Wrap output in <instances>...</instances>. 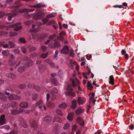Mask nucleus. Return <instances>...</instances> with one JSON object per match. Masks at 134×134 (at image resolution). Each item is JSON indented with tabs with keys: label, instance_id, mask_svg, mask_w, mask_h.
I'll list each match as a JSON object with an SVG mask.
<instances>
[{
	"label": "nucleus",
	"instance_id": "obj_1",
	"mask_svg": "<svg viewBox=\"0 0 134 134\" xmlns=\"http://www.w3.org/2000/svg\"><path fill=\"white\" fill-rule=\"evenodd\" d=\"M21 24L20 23H18L14 24L12 25L10 23H7L4 25H0V29H2L5 28V27L7 28H13L15 27L14 29L15 31H18L21 30L22 29L21 26H19Z\"/></svg>",
	"mask_w": 134,
	"mask_h": 134
},
{
	"label": "nucleus",
	"instance_id": "obj_2",
	"mask_svg": "<svg viewBox=\"0 0 134 134\" xmlns=\"http://www.w3.org/2000/svg\"><path fill=\"white\" fill-rule=\"evenodd\" d=\"M5 42L4 41L0 42V47L2 46L3 47L5 48H14L15 46V44L12 41H9L7 44H5Z\"/></svg>",
	"mask_w": 134,
	"mask_h": 134
},
{
	"label": "nucleus",
	"instance_id": "obj_3",
	"mask_svg": "<svg viewBox=\"0 0 134 134\" xmlns=\"http://www.w3.org/2000/svg\"><path fill=\"white\" fill-rule=\"evenodd\" d=\"M33 64L32 61H30L29 63H25L23 66L19 67L18 69V71L20 72H24L26 68L27 67L31 66Z\"/></svg>",
	"mask_w": 134,
	"mask_h": 134
},
{
	"label": "nucleus",
	"instance_id": "obj_4",
	"mask_svg": "<svg viewBox=\"0 0 134 134\" xmlns=\"http://www.w3.org/2000/svg\"><path fill=\"white\" fill-rule=\"evenodd\" d=\"M31 129L32 131L34 133L35 132L37 134H43V133L40 132L39 131L37 130L38 125L37 122L34 120H33L32 122H31Z\"/></svg>",
	"mask_w": 134,
	"mask_h": 134
},
{
	"label": "nucleus",
	"instance_id": "obj_5",
	"mask_svg": "<svg viewBox=\"0 0 134 134\" xmlns=\"http://www.w3.org/2000/svg\"><path fill=\"white\" fill-rule=\"evenodd\" d=\"M5 94L9 96H8V98L10 100H19L21 99V97L17 95L11 94H10V93L6 92H5Z\"/></svg>",
	"mask_w": 134,
	"mask_h": 134
},
{
	"label": "nucleus",
	"instance_id": "obj_6",
	"mask_svg": "<svg viewBox=\"0 0 134 134\" xmlns=\"http://www.w3.org/2000/svg\"><path fill=\"white\" fill-rule=\"evenodd\" d=\"M20 12L19 10L18 9H16L13 10L12 11V13H10L7 14L8 17V20L9 21H10L12 19L14 16H16L18 13Z\"/></svg>",
	"mask_w": 134,
	"mask_h": 134
},
{
	"label": "nucleus",
	"instance_id": "obj_7",
	"mask_svg": "<svg viewBox=\"0 0 134 134\" xmlns=\"http://www.w3.org/2000/svg\"><path fill=\"white\" fill-rule=\"evenodd\" d=\"M67 90V91L65 93L66 95L69 96L73 97L75 96V93L72 91L73 89L71 85H68Z\"/></svg>",
	"mask_w": 134,
	"mask_h": 134
},
{
	"label": "nucleus",
	"instance_id": "obj_8",
	"mask_svg": "<svg viewBox=\"0 0 134 134\" xmlns=\"http://www.w3.org/2000/svg\"><path fill=\"white\" fill-rule=\"evenodd\" d=\"M44 13L42 12H38L34 15V18L35 20H39L42 19L44 16Z\"/></svg>",
	"mask_w": 134,
	"mask_h": 134
},
{
	"label": "nucleus",
	"instance_id": "obj_9",
	"mask_svg": "<svg viewBox=\"0 0 134 134\" xmlns=\"http://www.w3.org/2000/svg\"><path fill=\"white\" fill-rule=\"evenodd\" d=\"M60 46V44L57 40H55L53 42L49 43V47L52 48L59 47Z\"/></svg>",
	"mask_w": 134,
	"mask_h": 134
},
{
	"label": "nucleus",
	"instance_id": "obj_10",
	"mask_svg": "<svg viewBox=\"0 0 134 134\" xmlns=\"http://www.w3.org/2000/svg\"><path fill=\"white\" fill-rule=\"evenodd\" d=\"M23 109L20 107H18L16 108L11 110V114L12 115L17 114L21 113Z\"/></svg>",
	"mask_w": 134,
	"mask_h": 134
},
{
	"label": "nucleus",
	"instance_id": "obj_11",
	"mask_svg": "<svg viewBox=\"0 0 134 134\" xmlns=\"http://www.w3.org/2000/svg\"><path fill=\"white\" fill-rule=\"evenodd\" d=\"M70 67L71 69H73L74 66H75L76 70L77 71H78L79 67L76 62L71 60L70 62Z\"/></svg>",
	"mask_w": 134,
	"mask_h": 134
},
{
	"label": "nucleus",
	"instance_id": "obj_12",
	"mask_svg": "<svg viewBox=\"0 0 134 134\" xmlns=\"http://www.w3.org/2000/svg\"><path fill=\"white\" fill-rule=\"evenodd\" d=\"M42 102L41 100H40L36 103V106H39V108L40 109H43L44 110L46 109V108L45 105H41L42 104Z\"/></svg>",
	"mask_w": 134,
	"mask_h": 134
},
{
	"label": "nucleus",
	"instance_id": "obj_13",
	"mask_svg": "<svg viewBox=\"0 0 134 134\" xmlns=\"http://www.w3.org/2000/svg\"><path fill=\"white\" fill-rule=\"evenodd\" d=\"M19 121L20 122L19 125V126L24 128H25L27 127V124L23 118H20L19 120Z\"/></svg>",
	"mask_w": 134,
	"mask_h": 134
},
{
	"label": "nucleus",
	"instance_id": "obj_14",
	"mask_svg": "<svg viewBox=\"0 0 134 134\" xmlns=\"http://www.w3.org/2000/svg\"><path fill=\"white\" fill-rule=\"evenodd\" d=\"M77 122L81 126H83L85 124L84 121L82 120V118L80 116H79L76 119Z\"/></svg>",
	"mask_w": 134,
	"mask_h": 134
},
{
	"label": "nucleus",
	"instance_id": "obj_15",
	"mask_svg": "<svg viewBox=\"0 0 134 134\" xmlns=\"http://www.w3.org/2000/svg\"><path fill=\"white\" fill-rule=\"evenodd\" d=\"M86 101V99L83 97H79L77 102L79 105H82Z\"/></svg>",
	"mask_w": 134,
	"mask_h": 134
},
{
	"label": "nucleus",
	"instance_id": "obj_16",
	"mask_svg": "<svg viewBox=\"0 0 134 134\" xmlns=\"http://www.w3.org/2000/svg\"><path fill=\"white\" fill-rule=\"evenodd\" d=\"M52 117L51 115H47L44 118V120L47 124L49 123L52 119Z\"/></svg>",
	"mask_w": 134,
	"mask_h": 134
},
{
	"label": "nucleus",
	"instance_id": "obj_17",
	"mask_svg": "<svg viewBox=\"0 0 134 134\" xmlns=\"http://www.w3.org/2000/svg\"><path fill=\"white\" fill-rule=\"evenodd\" d=\"M71 80L72 85L74 87L76 86L77 85H78L80 83L79 81L76 78H75L74 79H71Z\"/></svg>",
	"mask_w": 134,
	"mask_h": 134
},
{
	"label": "nucleus",
	"instance_id": "obj_18",
	"mask_svg": "<svg viewBox=\"0 0 134 134\" xmlns=\"http://www.w3.org/2000/svg\"><path fill=\"white\" fill-rule=\"evenodd\" d=\"M6 119H5V116L4 115H2L0 118V124L2 125L6 123Z\"/></svg>",
	"mask_w": 134,
	"mask_h": 134
},
{
	"label": "nucleus",
	"instance_id": "obj_19",
	"mask_svg": "<svg viewBox=\"0 0 134 134\" xmlns=\"http://www.w3.org/2000/svg\"><path fill=\"white\" fill-rule=\"evenodd\" d=\"M55 76H51L50 78V80L52 83L54 85H57L58 83L57 80L55 79Z\"/></svg>",
	"mask_w": 134,
	"mask_h": 134
},
{
	"label": "nucleus",
	"instance_id": "obj_20",
	"mask_svg": "<svg viewBox=\"0 0 134 134\" xmlns=\"http://www.w3.org/2000/svg\"><path fill=\"white\" fill-rule=\"evenodd\" d=\"M62 53L68 54L69 53V49L68 47L67 46H65L61 51Z\"/></svg>",
	"mask_w": 134,
	"mask_h": 134
},
{
	"label": "nucleus",
	"instance_id": "obj_21",
	"mask_svg": "<svg viewBox=\"0 0 134 134\" xmlns=\"http://www.w3.org/2000/svg\"><path fill=\"white\" fill-rule=\"evenodd\" d=\"M46 6V5L42 3H39L35 5H31L30 7L31 8H41L42 7H44Z\"/></svg>",
	"mask_w": 134,
	"mask_h": 134
},
{
	"label": "nucleus",
	"instance_id": "obj_22",
	"mask_svg": "<svg viewBox=\"0 0 134 134\" xmlns=\"http://www.w3.org/2000/svg\"><path fill=\"white\" fill-rule=\"evenodd\" d=\"M59 35L58 36V38L60 40L62 41L64 39V37L63 36H65V33L63 31H62L60 32L59 34Z\"/></svg>",
	"mask_w": 134,
	"mask_h": 134
},
{
	"label": "nucleus",
	"instance_id": "obj_23",
	"mask_svg": "<svg viewBox=\"0 0 134 134\" xmlns=\"http://www.w3.org/2000/svg\"><path fill=\"white\" fill-rule=\"evenodd\" d=\"M35 11L34 9H24L20 11V12L21 13H28L29 12H32Z\"/></svg>",
	"mask_w": 134,
	"mask_h": 134
},
{
	"label": "nucleus",
	"instance_id": "obj_24",
	"mask_svg": "<svg viewBox=\"0 0 134 134\" xmlns=\"http://www.w3.org/2000/svg\"><path fill=\"white\" fill-rule=\"evenodd\" d=\"M46 37V35L45 34L42 35L37 38V41L40 42H42L44 38Z\"/></svg>",
	"mask_w": 134,
	"mask_h": 134
},
{
	"label": "nucleus",
	"instance_id": "obj_25",
	"mask_svg": "<svg viewBox=\"0 0 134 134\" xmlns=\"http://www.w3.org/2000/svg\"><path fill=\"white\" fill-rule=\"evenodd\" d=\"M84 109L83 108L80 107L78 108L77 110H76V113L77 115H80L84 111Z\"/></svg>",
	"mask_w": 134,
	"mask_h": 134
},
{
	"label": "nucleus",
	"instance_id": "obj_26",
	"mask_svg": "<svg viewBox=\"0 0 134 134\" xmlns=\"http://www.w3.org/2000/svg\"><path fill=\"white\" fill-rule=\"evenodd\" d=\"M35 26L36 25L35 24H33L32 25V29L30 30L31 32H35L40 30V28L39 27H38L35 29H34Z\"/></svg>",
	"mask_w": 134,
	"mask_h": 134
},
{
	"label": "nucleus",
	"instance_id": "obj_27",
	"mask_svg": "<svg viewBox=\"0 0 134 134\" xmlns=\"http://www.w3.org/2000/svg\"><path fill=\"white\" fill-rule=\"evenodd\" d=\"M7 99V97L4 94L0 92V99L3 101H5Z\"/></svg>",
	"mask_w": 134,
	"mask_h": 134
},
{
	"label": "nucleus",
	"instance_id": "obj_28",
	"mask_svg": "<svg viewBox=\"0 0 134 134\" xmlns=\"http://www.w3.org/2000/svg\"><path fill=\"white\" fill-rule=\"evenodd\" d=\"M19 106L21 108H26L28 106V104L26 102H23L19 104Z\"/></svg>",
	"mask_w": 134,
	"mask_h": 134
},
{
	"label": "nucleus",
	"instance_id": "obj_29",
	"mask_svg": "<svg viewBox=\"0 0 134 134\" xmlns=\"http://www.w3.org/2000/svg\"><path fill=\"white\" fill-rule=\"evenodd\" d=\"M109 81L110 84L112 85L114 84V79L113 76H110L109 78Z\"/></svg>",
	"mask_w": 134,
	"mask_h": 134
},
{
	"label": "nucleus",
	"instance_id": "obj_30",
	"mask_svg": "<svg viewBox=\"0 0 134 134\" xmlns=\"http://www.w3.org/2000/svg\"><path fill=\"white\" fill-rule=\"evenodd\" d=\"M94 93H93L91 95V96L90 97V101H91L93 103V104L94 105L95 104V102L96 101V100H94Z\"/></svg>",
	"mask_w": 134,
	"mask_h": 134
},
{
	"label": "nucleus",
	"instance_id": "obj_31",
	"mask_svg": "<svg viewBox=\"0 0 134 134\" xmlns=\"http://www.w3.org/2000/svg\"><path fill=\"white\" fill-rule=\"evenodd\" d=\"M62 121V120L59 117L57 116H54L53 119V122H61Z\"/></svg>",
	"mask_w": 134,
	"mask_h": 134
},
{
	"label": "nucleus",
	"instance_id": "obj_32",
	"mask_svg": "<svg viewBox=\"0 0 134 134\" xmlns=\"http://www.w3.org/2000/svg\"><path fill=\"white\" fill-rule=\"evenodd\" d=\"M77 100H74L72 101L71 107L72 109H75L76 107Z\"/></svg>",
	"mask_w": 134,
	"mask_h": 134
},
{
	"label": "nucleus",
	"instance_id": "obj_33",
	"mask_svg": "<svg viewBox=\"0 0 134 134\" xmlns=\"http://www.w3.org/2000/svg\"><path fill=\"white\" fill-rule=\"evenodd\" d=\"M9 104L10 107L14 108L16 107L18 104L17 102L14 101L11 102Z\"/></svg>",
	"mask_w": 134,
	"mask_h": 134
},
{
	"label": "nucleus",
	"instance_id": "obj_34",
	"mask_svg": "<svg viewBox=\"0 0 134 134\" xmlns=\"http://www.w3.org/2000/svg\"><path fill=\"white\" fill-rule=\"evenodd\" d=\"M17 60H9L8 61L9 64L11 65H13L15 64L17 62Z\"/></svg>",
	"mask_w": 134,
	"mask_h": 134
},
{
	"label": "nucleus",
	"instance_id": "obj_35",
	"mask_svg": "<svg viewBox=\"0 0 134 134\" xmlns=\"http://www.w3.org/2000/svg\"><path fill=\"white\" fill-rule=\"evenodd\" d=\"M59 132L57 127V126H55L53 129V133L54 134H57Z\"/></svg>",
	"mask_w": 134,
	"mask_h": 134
},
{
	"label": "nucleus",
	"instance_id": "obj_36",
	"mask_svg": "<svg viewBox=\"0 0 134 134\" xmlns=\"http://www.w3.org/2000/svg\"><path fill=\"white\" fill-rule=\"evenodd\" d=\"M17 35L18 34L17 33L13 32H10L9 33V36L11 37L15 36Z\"/></svg>",
	"mask_w": 134,
	"mask_h": 134
},
{
	"label": "nucleus",
	"instance_id": "obj_37",
	"mask_svg": "<svg viewBox=\"0 0 134 134\" xmlns=\"http://www.w3.org/2000/svg\"><path fill=\"white\" fill-rule=\"evenodd\" d=\"M74 114V113H71L69 114L67 117L68 119L69 120H72Z\"/></svg>",
	"mask_w": 134,
	"mask_h": 134
},
{
	"label": "nucleus",
	"instance_id": "obj_38",
	"mask_svg": "<svg viewBox=\"0 0 134 134\" xmlns=\"http://www.w3.org/2000/svg\"><path fill=\"white\" fill-rule=\"evenodd\" d=\"M67 105L65 103H63L61 104H60L59 105V107L62 108L64 109L67 106Z\"/></svg>",
	"mask_w": 134,
	"mask_h": 134
},
{
	"label": "nucleus",
	"instance_id": "obj_39",
	"mask_svg": "<svg viewBox=\"0 0 134 134\" xmlns=\"http://www.w3.org/2000/svg\"><path fill=\"white\" fill-rule=\"evenodd\" d=\"M2 54L5 56H7L9 54V51L5 50L3 51L2 52Z\"/></svg>",
	"mask_w": 134,
	"mask_h": 134
},
{
	"label": "nucleus",
	"instance_id": "obj_40",
	"mask_svg": "<svg viewBox=\"0 0 134 134\" xmlns=\"http://www.w3.org/2000/svg\"><path fill=\"white\" fill-rule=\"evenodd\" d=\"M27 48H29V51L30 52H32L35 51L36 48L35 47H31L30 46H29L27 47Z\"/></svg>",
	"mask_w": 134,
	"mask_h": 134
},
{
	"label": "nucleus",
	"instance_id": "obj_41",
	"mask_svg": "<svg viewBox=\"0 0 134 134\" xmlns=\"http://www.w3.org/2000/svg\"><path fill=\"white\" fill-rule=\"evenodd\" d=\"M47 106L49 108H52L54 106V104L51 102L48 103L47 104Z\"/></svg>",
	"mask_w": 134,
	"mask_h": 134
},
{
	"label": "nucleus",
	"instance_id": "obj_42",
	"mask_svg": "<svg viewBox=\"0 0 134 134\" xmlns=\"http://www.w3.org/2000/svg\"><path fill=\"white\" fill-rule=\"evenodd\" d=\"M26 85L24 84H20L19 86V88L21 89H24L25 88Z\"/></svg>",
	"mask_w": 134,
	"mask_h": 134
},
{
	"label": "nucleus",
	"instance_id": "obj_43",
	"mask_svg": "<svg viewBox=\"0 0 134 134\" xmlns=\"http://www.w3.org/2000/svg\"><path fill=\"white\" fill-rule=\"evenodd\" d=\"M38 97V95L36 93H33L32 95V99L33 100H36Z\"/></svg>",
	"mask_w": 134,
	"mask_h": 134
},
{
	"label": "nucleus",
	"instance_id": "obj_44",
	"mask_svg": "<svg viewBox=\"0 0 134 134\" xmlns=\"http://www.w3.org/2000/svg\"><path fill=\"white\" fill-rule=\"evenodd\" d=\"M19 41L20 42L24 43H25L26 42L25 38L23 37L20 38L19 40Z\"/></svg>",
	"mask_w": 134,
	"mask_h": 134
},
{
	"label": "nucleus",
	"instance_id": "obj_45",
	"mask_svg": "<svg viewBox=\"0 0 134 134\" xmlns=\"http://www.w3.org/2000/svg\"><path fill=\"white\" fill-rule=\"evenodd\" d=\"M23 60L27 61L26 63H29L30 61H32L31 60H30V58L26 56H25L24 57Z\"/></svg>",
	"mask_w": 134,
	"mask_h": 134
},
{
	"label": "nucleus",
	"instance_id": "obj_46",
	"mask_svg": "<svg viewBox=\"0 0 134 134\" xmlns=\"http://www.w3.org/2000/svg\"><path fill=\"white\" fill-rule=\"evenodd\" d=\"M18 131L17 130H14L10 132L9 133H6V134H17Z\"/></svg>",
	"mask_w": 134,
	"mask_h": 134
},
{
	"label": "nucleus",
	"instance_id": "obj_47",
	"mask_svg": "<svg viewBox=\"0 0 134 134\" xmlns=\"http://www.w3.org/2000/svg\"><path fill=\"white\" fill-rule=\"evenodd\" d=\"M56 36V35L55 34H54L50 36L48 39L50 41H51L54 39Z\"/></svg>",
	"mask_w": 134,
	"mask_h": 134
},
{
	"label": "nucleus",
	"instance_id": "obj_48",
	"mask_svg": "<svg viewBox=\"0 0 134 134\" xmlns=\"http://www.w3.org/2000/svg\"><path fill=\"white\" fill-rule=\"evenodd\" d=\"M8 32L4 31H0V36H3L7 35Z\"/></svg>",
	"mask_w": 134,
	"mask_h": 134
},
{
	"label": "nucleus",
	"instance_id": "obj_49",
	"mask_svg": "<svg viewBox=\"0 0 134 134\" xmlns=\"http://www.w3.org/2000/svg\"><path fill=\"white\" fill-rule=\"evenodd\" d=\"M56 113L59 115L62 116L63 115L61 110L59 109H58L56 110Z\"/></svg>",
	"mask_w": 134,
	"mask_h": 134
},
{
	"label": "nucleus",
	"instance_id": "obj_50",
	"mask_svg": "<svg viewBox=\"0 0 134 134\" xmlns=\"http://www.w3.org/2000/svg\"><path fill=\"white\" fill-rule=\"evenodd\" d=\"M10 107L9 103L3 105V107L4 109H8Z\"/></svg>",
	"mask_w": 134,
	"mask_h": 134
},
{
	"label": "nucleus",
	"instance_id": "obj_51",
	"mask_svg": "<svg viewBox=\"0 0 134 134\" xmlns=\"http://www.w3.org/2000/svg\"><path fill=\"white\" fill-rule=\"evenodd\" d=\"M55 16V15H54V14H49L46 16V18H47L48 19L49 18L54 17Z\"/></svg>",
	"mask_w": 134,
	"mask_h": 134
},
{
	"label": "nucleus",
	"instance_id": "obj_52",
	"mask_svg": "<svg viewBox=\"0 0 134 134\" xmlns=\"http://www.w3.org/2000/svg\"><path fill=\"white\" fill-rule=\"evenodd\" d=\"M70 125L69 124L67 123L65 124L63 127V128L64 129H68Z\"/></svg>",
	"mask_w": 134,
	"mask_h": 134
},
{
	"label": "nucleus",
	"instance_id": "obj_53",
	"mask_svg": "<svg viewBox=\"0 0 134 134\" xmlns=\"http://www.w3.org/2000/svg\"><path fill=\"white\" fill-rule=\"evenodd\" d=\"M28 87L30 88L33 89L35 87V85L31 83H29L28 85Z\"/></svg>",
	"mask_w": 134,
	"mask_h": 134
},
{
	"label": "nucleus",
	"instance_id": "obj_54",
	"mask_svg": "<svg viewBox=\"0 0 134 134\" xmlns=\"http://www.w3.org/2000/svg\"><path fill=\"white\" fill-rule=\"evenodd\" d=\"M33 22L31 21H28L25 22L24 24L26 25H30Z\"/></svg>",
	"mask_w": 134,
	"mask_h": 134
},
{
	"label": "nucleus",
	"instance_id": "obj_55",
	"mask_svg": "<svg viewBox=\"0 0 134 134\" xmlns=\"http://www.w3.org/2000/svg\"><path fill=\"white\" fill-rule=\"evenodd\" d=\"M87 87L90 90H91L92 88V85L89 82H88L87 83Z\"/></svg>",
	"mask_w": 134,
	"mask_h": 134
},
{
	"label": "nucleus",
	"instance_id": "obj_56",
	"mask_svg": "<svg viewBox=\"0 0 134 134\" xmlns=\"http://www.w3.org/2000/svg\"><path fill=\"white\" fill-rule=\"evenodd\" d=\"M42 21L43 24H46L48 21V19L46 18H43L42 20Z\"/></svg>",
	"mask_w": 134,
	"mask_h": 134
},
{
	"label": "nucleus",
	"instance_id": "obj_57",
	"mask_svg": "<svg viewBox=\"0 0 134 134\" xmlns=\"http://www.w3.org/2000/svg\"><path fill=\"white\" fill-rule=\"evenodd\" d=\"M58 90L55 88H54L52 90V93H57L58 92Z\"/></svg>",
	"mask_w": 134,
	"mask_h": 134
},
{
	"label": "nucleus",
	"instance_id": "obj_58",
	"mask_svg": "<svg viewBox=\"0 0 134 134\" xmlns=\"http://www.w3.org/2000/svg\"><path fill=\"white\" fill-rule=\"evenodd\" d=\"M59 53V51L58 50H56L55 52V54L54 55L53 57V58L54 59H55V58L57 56L58 54Z\"/></svg>",
	"mask_w": 134,
	"mask_h": 134
},
{
	"label": "nucleus",
	"instance_id": "obj_59",
	"mask_svg": "<svg viewBox=\"0 0 134 134\" xmlns=\"http://www.w3.org/2000/svg\"><path fill=\"white\" fill-rule=\"evenodd\" d=\"M39 68L40 70H44L46 69V67L42 64L40 65H39Z\"/></svg>",
	"mask_w": 134,
	"mask_h": 134
},
{
	"label": "nucleus",
	"instance_id": "obj_60",
	"mask_svg": "<svg viewBox=\"0 0 134 134\" xmlns=\"http://www.w3.org/2000/svg\"><path fill=\"white\" fill-rule=\"evenodd\" d=\"M48 53H43L41 55V57L44 58H46L48 55Z\"/></svg>",
	"mask_w": 134,
	"mask_h": 134
},
{
	"label": "nucleus",
	"instance_id": "obj_61",
	"mask_svg": "<svg viewBox=\"0 0 134 134\" xmlns=\"http://www.w3.org/2000/svg\"><path fill=\"white\" fill-rule=\"evenodd\" d=\"M13 52L14 53L19 54L20 53V51L18 49H15L13 50Z\"/></svg>",
	"mask_w": 134,
	"mask_h": 134
},
{
	"label": "nucleus",
	"instance_id": "obj_62",
	"mask_svg": "<svg viewBox=\"0 0 134 134\" xmlns=\"http://www.w3.org/2000/svg\"><path fill=\"white\" fill-rule=\"evenodd\" d=\"M2 128L6 129L7 130H9L10 129L9 126L8 125H4L1 127Z\"/></svg>",
	"mask_w": 134,
	"mask_h": 134
},
{
	"label": "nucleus",
	"instance_id": "obj_63",
	"mask_svg": "<svg viewBox=\"0 0 134 134\" xmlns=\"http://www.w3.org/2000/svg\"><path fill=\"white\" fill-rule=\"evenodd\" d=\"M14 0H6V3L7 4H11L13 2Z\"/></svg>",
	"mask_w": 134,
	"mask_h": 134
},
{
	"label": "nucleus",
	"instance_id": "obj_64",
	"mask_svg": "<svg viewBox=\"0 0 134 134\" xmlns=\"http://www.w3.org/2000/svg\"><path fill=\"white\" fill-rule=\"evenodd\" d=\"M52 97L51 98L52 100H54L57 99V96L56 95H53L52 94Z\"/></svg>",
	"mask_w": 134,
	"mask_h": 134
}]
</instances>
